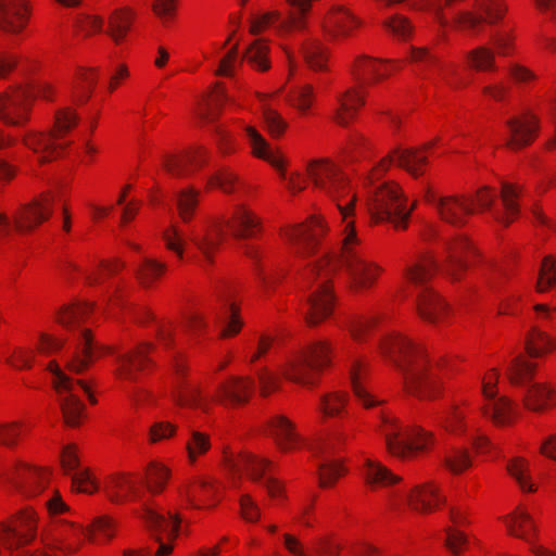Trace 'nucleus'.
<instances>
[{"mask_svg": "<svg viewBox=\"0 0 556 556\" xmlns=\"http://www.w3.org/2000/svg\"><path fill=\"white\" fill-rule=\"evenodd\" d=\"M269 464V460L265 458L245 453L240 455L239 459L231 464V467L235 470L244 471L252 481L263 484L271 497H276L282 493L281 484L271 477L263 479V472Z\"/></svg>", "mask_w": 556, "mask_h": 556, "instance_id": "20", "label": "nucleus"}, {"mask_svg": "<svg viewBox=\"0 0 556 556\" xmlns=\"http://www.w3.org/2000/svg\"><path fill=\"white\" fill-rule=\"evenodd\" d=\"M392 163L406 169L412 176L418 177L424 174L422 166L427 163V156L414 148H397L380 162L372 176H378V174L386 170Z\"/></svg>", "mask_w": 556, "mask_h": 556, "instance_id": "22", "label": "nucleus"}, {"mask_svg": "<svg viewBox=\"0 0 556 556\" xmlns=\"http://www.w3.org/2000/svg\"><path fill=\"white\" fill-rule=\"evenodd\" d=\"M410 60L422 66L421 75L425 78H431L432 68H437L439 75H441L443 79H446L447 73L454 72L453 68L450 70L445 67V65L441 63L434 55H432L427 48H412Z\"/></svg>", "mask_w": 556, "mask_h": 556, "instance_id": "39", "label": "nucleus"}, {"mask_svg": "<svg viewBox=\"0 0 556 556\" xmlns=\"http://www.w3.org/2000/svg\"><path fill=\"white\" fill-rule=\"evenodd\" d=\"M378 429L384 437L389 453L401 459H408L416 452L427 450L431 440V434L422 429H404L395 417L388 414L381 416Z\"/></svg>", "mask_w": 556, "mask_h": 556, "instance_id": "8", "label": "nucleus"}, {"mask_svg": "<svg viewBox=\"0 0 556 556\" xmlns=\"http://www.w3.org/2000/svg\"><path fill=\"white\" fill-rule=\"evenodd\" d=\"M268 47L261 40H254L245 50L242 60H247L254 68L267 71L269 68Z\"/></svg>", "mask_w": 556, "mask_h": 556, "instance_id": "45", "label": "nucleus"}, {"mask_svg": "<svg viewBox=\"0 0 556 556\" xmlns=\"http://www.w3.org/2000/svg\"><path fill=\"white\" fill-rule=\"evenodd\" d=\"M538 123V117L533 114H528L525 118H509L506 122L509 129V138L506 141V147L511 150H517L528 146L536 134Z\"/></svg>", "mask_w": 556, "mask_h": 556, "instance_id": "26", "label": "nucleus"}, {"mask_svg": "<svg viewBox=\"0 0 556 556\" xmlns=\"http://www.w3.org/2000/svg\"><path fill=\"white\" fill-rule=\"evenodd\" d=\"M368 212L376 223L389 222L397 229H405L412 208L396 185H381L374 190L367 201Z\"/></svg>", "mask_w": 556, "mask_h": 556, "instance_id": "9", "label": "nucleus"}, {"mask_svg": "<svg viewBox=\"0 0 556 556\" xmlns=\"http://www.w3.org/2000/svg\"><path fill=\"white\" fill-rule=\"evenodd\" d=\"M466 59L469 65L477 71H494L496 68L495 52L486 46H479L468 51Z\"/></svg>", "mask_w": 556, "mask_h": 556, "instance_id": "44", "label": "nucleus"}, {"mask_svg": "<svg viewBox=\"0 0 556 556\" xmlns=\"http://www.w3.org/2000/svg\"><path fill=\"white\" fill-rule=\"evenodd\" d=\"M446 256L442 270L453 281L462 278V273L468 266V260L476 254V250L465 237H458L446 243Z\"/></svg>", "mask_w": 556, "mask_h": 556, "instance_id": "19", "label": "nucleus"}, {"mask_svg": "<svg viewBox=\"0 0 556 556\" xmlns=\"http://www.w3.org/2000/svg\"><path fill=\"white\" fill-rule=\"evenodd\" d=\"M438 267L434 256L427 254L404 268L406 281L417 291L416 302L419 314L431 323L440 321L445 309V304L428 286V281Z\"/></svg>", "mask_w": 556, "mask_h": 556, "instance_id": "6", "label": "nucleus"}, {"mask_svg": "<svg viewBox=\"0 0 556 556\" xmlns=\"http://www.w3.org/2000/svg\"><path fill=\"white\" fill-rule=\"evenodd\" d=\"M314 98L313 87L309 85L302 86L292 91L289 102L298 108L301 112H306Z\"/></svg>", "mask_w": 556, "mask_h": 556, "instance_id": "61", "label": "nucleus"}, {"mask_svg": "<svg viewBox=\"0 0 556 556\" xmlns=\"http://www.w3.org/2000/svg\"><path fill=\"white\" fill-rule=\"evenodd\" d=\"M427 201L435 207L444 222L453 226L464 225L466 216L475 212L470 202L457 195L437 197L428 192Z\"/></svg>", "mask_w": 556, "mask_h": 556, "instance_id": "18", "label": "nucleus"}, {"mask_svg": "<svg viewBox=\"0 0 556 556\" xmlns=\"http://www.w3.org/2000/svg\"><path fill=\"white\" fill-rule=\"evenodd\" d=\"M535 369V365L531 362L518 356L513 359L507 368L509 381L514 386L526 387L523 396L525 405L531 410L541 412L548 406V402L553 400V392L551 389L542 383H526Z\"/></svg>", "mask_w": 556, "mask_h": 556, "instance_id": "13", "label": "nucleus"}, {"mask_svg": "<svg viewBox=\"0 0 556 556\" xmlns=\"http://www.w3.org/2000/svg\"><path fill=\"white\" fill-rule=\"evenodd\" d=\"M199 191L193 188L180 190L176 194L177 208L182 220L188 222L192 217L198 203Z\"/></svg>", "mask_w": 556, "mask_h": 556, "instance_id": "47", "label": "nucleus"}, {"mask_svg": "<svg viewBox=\"0 0 556 556\" xmlns=\"http://www.w3.org/2000/svg\"><path fill=\"white\" fill-rule=\"evenodd\" d=\"M318 230H321V224L317 219H312L308 224L299 225L287 232L289 240L295 243L303 252L313 250Z\"/></svg>", "mask_w": 556, "mask_h": 556, "instance_id": "35", "label": "nucleus"}, {"mask_svg": "<svg viewBox=\"0 0 556 556\" xmlns=\"http://www.w3.org/2000/svg\"><path fill=\"white\" fill-rule=\"evenodd\" d=\"M364 104V98L356 88H351L338 96V108L334 118L340 125H346L354 116L357 109Z\"/></svg>", "mask_w": 556, "mask_h": 556, "instance_id": "33", "label": "nucleus"}, {"mask_svg": "<svg viewBox=\"0 0 556 556\" xmlns=\"http://www.w3.org/2000/svg\"><path fill=\"white\" fill-rule=\"evenodd\" d=\"M94 531H98L106 539H112L114 534L112 520L106 516H101L94 519L90 528H87L86 530L78 529V532L86 534L89 538V540L92 539V534Z\"/></svg>", "mask_w": 556, "mask_h": 556, "instance_id": "63", "label": "nucleus"}, {"mask_svg": "<svg viewBox=\"0 0 556 556\" xmlns=\"http://www.w3.org/2000/svg\"><path fill=\"white\" fill-rule=\"evenodd\" d=\"M518 186L504 182L502 185L500 202H497V193L488 188H482L477 192V202L481 210L490 212L496 222L508 225L518 214Z\"/></svg>", "mask_w": 556, "mask_h": 556, "instance_id": "14", "label": "nucleus"}, {"mask_svg": "<svg viewBox=\"0 0 556 556\" xmlns=\"http://www.w3.org/2000/svg\"><path fill=\"white\" fill-rule=\"evenodd\" d=\"M381 68L380 61L362 56L356 60L353 73L359 86H365L386 77L387 72H382Z\"/></svg>", "mask_w": 556, "mask_h": 556, "instance_id": "37", "label": "nucleus"}, {"mask_svg": "<svg viewBox=\"0 0 556 556\" xmlns=\"http://www.w3.org/2000/svg\"><path fill=\"white\" fill-rule=\"evenodd\" d=\"M263 119L273 137L281 136L287 128V122L282 116L265 103L263 104Z\"/></svg>", "mask_w": 556, "mask_h": 556, "instance_id": "52", "label": "nucleus"}, {"mask_svg": "<svg viewBox=\"0 0 556 556\" xmlns=\"http://www.w3.org/2000/svg\"><path fill=\"white\" fill-rule=\"evenodd\" d=\"M329 22L333 24L340 31L348 33L349 29L355 24V18L345 9L338 8L331 13Z\"/></svg>", "mask_w": 556, "mask_h": 556, "instance_id": "64", "label": "nucleus"}, {"mask_svg": "<svg viewBox=\"0 0 556 556\" xmlns=\"http://www.w3.org/2000/svg\"><path fill=\"white\" fill-rule=\"evenodd\" d=\"M80 83H76L73 86V97L74 101L85 103L90 98L96 78L92 72H83L80 74Z\"/></svg>", "mask_w": 556, "mask_h": 556, "instance_id": "57", "label": "nucleus"}, {"mask_svg": "<svg viewBox=\"0 0 556 556\" xmlns=\"http://www.w3.org/2000/svg\"><path fill=\"white\" fill-rule=\"evenodd\" d=\"M143 518L149 528L155 533H165L169 539L177 535L180 523L178 515L168 514V517H165L149 507H144Z\"/></svg>", "mask_w": 556, "mask_h": 556, "instance_id": "34", "label": "nucleus"}, {"mask_svg": "<svg viewBox=\"0 0 556 556\" xmlns=\"http://www.w3.org/2000/svg\"><path fill=\"white\" fill-rule=\"evenodd\" d=\"M450 519L453 526L445 528V545L455 556H458L462 552V546L468 542L467 535L459 530V527L467 523L466 513L459 507H452L450 509Z\"/></svg>", "mask_w": 556, "mask_h": 556, "instance_id": "32", "label": "nucleus"}, {"mask_svg": "<svg viewBox=\"0 0 556 556\" xmlns=\"http://www.w3.org/2000/svg\"><path fill=\"white\" fill-rule=\"evenodd\" d=\"M104 491L111 502L119 504L125 501L141 498L142 491L131 479L124 476H114L105 484Z\"/></svg>", "mask_w": 556, "mask_h": 556, "instance_id": "30", "label": "nucleus"}, {"mask_svg": "<svg viewBox=\"0 0 556 556\" xmlns=\"http://www.w3.org/2000/svg\"><path fill=\"white\" fill-rule=\"evenodd\" d=\"M301 51L307 66L311 70H327V50L319 41L309 39L303 42L301 46Z\"/></svg>", "mask_w": 556, "mask_h": 556, "instance_id": "40", "label": "nucleus"}, {"mask_svg": "<svg viewBox=\"0 0 556 556\" xmlns=\"http://www.w3.org/2000/svg\"><path fill=\"white\" fill-rule=\"evenodd\" d=\"M168 479V471L163 466L151 464L147 471V488L152 493H159L164 489Z\"/></svg>", "mask_w": 556, "mask_h": 556, "instance_id": "54", "label": "nucleus"}, {"mask_svg": "<svg viewBox=\"0 0 556 556\" xmlns=\"http://www.w3.org/2000/svg\"><path fill=\"white\" fill-rule=\"evenodd\" d=\"M505 10L500 0H476L472 10L456 12L453 22L462 29H476L482 22L495 24L502 18Z\"/></svg>", "mask_w": 556, "mask_h": 556, "instance_id": "15", "label": "nucleus"}, {"mask_svg": "<svg viewBox=\"0 0 556 556\" xmlns=\"http://www.w3.org/2000/svg\"><path fill=\"white\" fill-rule=\"evenodd\" d=\"M381 350L402 372L409 393L422 399L438 393L437 372L428 366L424 352L417 344L401 334H394L381 343Z\"/></svg>", "mask_w": 556, "mask_h": 556, "instance_id": "2", "label": "nucleus"}, {"mask_svg": "<svg viewBox=\"0 0 556 556\" xmlns=\"http://www.w3.org/2000/svg\"><path fill=\"white\" fill-rule=\"evenodd\" d=\"M507 470L522 491H534L533 483L530 481L529 477V466L525 459L516 458L511 460L507 466Z\"/></svg>", "mask_w": 556, "mask_h": 556, "instance_id": "48", "label": "nucleus"}, {"mask_svg": "<svg viewBox=\"0 0 556 556\" xmlns=\"http://www.w3.org/2000/svg\"><path fill=\"white\" fill-rule=\"evenodd\" d=\"M76 111L64 106L55 111L53 128L48 132L29 130L24 134V144L31 149L40 162H48L61 155L62 151L71 144L65 136L78 123Z\"/></svg>", "mask_w": 556, "mask_h": 556, "instance_id": "5", "label": "nucleus"}, {"mask_svg": "<svg viewBox=\"0 0 556 556\" xmlns=\"http://www.w3.org/2000/svg\"><path fill=\"white\" fill-rule=\"evenodd\" d=\"M225 308L226 316L220 331V336L224 338L238 333L242 325L238 316V308L227 299L225 300Z\"/></svg>", "mask_w": 556, "mask_h": 556, "instance_id": "53", "label": "nucleus"}, {"mask_svg": "<svg viewBox=\"0 0 556 556\" xmlns=\"http://www.w3.org/2000/svg\"><path fill=\"white\" fill-rule=\"evenodd\" d=\"M49 370L53 374V387L58 394L63 419L66 426L77 427L80 424L85 405L79 399V392L86 393L91 403H96L90 393V387L83 380H74L60 369L55 362L49 364Z\"/></svg>", "mask_w": 556, "mask_h": 556, "instance_id": "7", "label": "nucleus"}, {"mask_svg": "<svg viewBox=\"0 0 556 556\" xmlns=\"http://www.w3.org/2000/svg\"><path fill=\"white\" fill-rule=\"evenodd\" d=\"M348 434L334 429L326 439L320 440L313 448L320 454H329L337 451L346 440Z\"/></svg>", "mask_w": 556, "mask_h": 556, "instance_id": "58", "label": "nucleus"}, {"mask_svg": "<svg viewBox=\"0 0 556 556\" xmlns=\"http://www.w3.org/2000/svg\"><path fill=\"white\" fill-rule=\"evenodd\" d=\"M53 88L40 84L33 89L14 88L0 94V118L8 125L23 126L29 116L31 101L35 97L53 100Z\"/></svg>", "mask_w": 556, "mask_h": 556, "instance_id": "10", "label": "nucleus"}, {"mask_svg": "<svg viewBox=\"0 0 556 556\" xmlns=\"http://www.w3.org/2000/svg\"><path fill=\"white\" fill-rule=\"evenodd\" d=\"M292 8L293 11L290 12L288 20L281 23V27L291 30V29H303L304 28V20L303 15L309 10L311 3L313 0H286Z\"/></svg>", "mask_w": 556, "mask_h": 556, "instance_id": "46", "label": "nucleus"}, {"mask_svg": "<svg viewBox=\"0 0 556 556\" xmlns=\"http://www.w3.org/2000/svg\"><path fill=\"white\" fill-rule=\"evenodd\" d=\"M553 348L552 339L542 330L534 329L527 341L526 349L530 356L536 357Z\"/></svg>", "mask_w": 556, "mask_h": 556, "instance_id": "49", "label": "nucleus"}, {"mask_svg": "<svg viewBox=\"0 0 556 556\" xmlns=\"http://www.w3.org/2000/svg\"><path fill=\"white\" fill-rule=\"evenodd\" d=\"M224 223L231 229L233 236L240 239L253 237L260 225V220L251 211L239 205L231 220L217 222L203 227L200 231H193L190 240L199 251L200 256H193L192 261L203 269H206L214 261V253L224 237Z\"/></svg>", "mask_w": 556, "mask_h": 556, "instance_id": "3", "label": "nucleus"}, {"mask_svg": "<svg viewBox=\"0 0 556 556\" xmlns=\"http://www.w3.org/2000/svg\"><path fill=\"white\" fill-rule=\"evenodd\" d=\"M164 270L165 264L146 258L137 270V276L142 286L149 287Z\"/></svg>", "mask_w": 556, "mask_h": 556, "instance_id": "51", "label": "nucleus"}, {"mask_svg": "<svg viewBox=\"0 0 556 556\" xmlns=\"http://www.w3.org/2000/svg\"><path fill=\"white\" fill-rule=\"evenodd\" d=\"M187 451L191 462H194L197 456L205 453L210 448L208 437L199 431H191V439L187 442Z\"/></svg>", "mask_w": 556, "mask_h": 556, "instance_id": "60", "label": "nucleus"}, {"mask_svg": "<svg viewBox=\"0 0 556 556\" xmlns=\"http://www.w3.org/2000/svg\"><path fill=\"white\" fill-rule=\"evenodd\" d=\"M237 181V175L229 168H222L217 170L208 179L210 185L218 187L224 192H232L235 190V185Z\"/></svg>", "mask_w": 556, "mask_h": 556, "instance_id": "59", "label": "nucleus"}, {"mask_svg": "<svg viewBox=\"0 0 556 556\" xmlns=\"http://www.w3.org/2000/svg\"><path fill=\"white\" fill-rule=\"evenodd\" d=\"M254 389L251 378H231L217 388L215 401L223 405H238L247 403Z\"/></svg>", "mask_w": 556, "mask_h": 556, "instance_id": "25", "label": "nucleus"}, {"mask_svg": "<svg viewBox=\"0 0 556 556\" xmlns=\"http://www.w3.org/2000/svg\"><path fill=\"white\" fill-rule=\"evenodd\" d=\"M306 173L317 189L337 201L338 210L345 222L340 256L324 257L307 271V279L316 276L319 280L306 300L305 318L308 325L315 326L332 311L333 296L328 286L331 273L341 266L349 274L355 289H365L372 286L380 268L365 258L358 249L359 239L354 224L348 220L354 210L356 197L351 192L345 175L328 160L311 161L306 166Z\"/></svg>", "mask_w": 556, "mask_h": 556, "instance_id": "1", "label": "nucleus"}, {"mask_svg": "<svg viewBox=\"0 0 556 556\" xmlns=\"http://www.w3.org/2000/svg\"><path fill=\"white\" fill-rule=\"evenodd\" d=\"M438 488L432 482L417 485L408 495L410 507L420 513H430L443 502Z\"/></svg>", "mask_w": 556, "mask_h": 556, "instance_id": "31", "label": "nucleus"}, {"mask_svg": "<svg viewBox=\"0 0 556 556\" xmlns=\"http://www.w3.org/2000/svg\"><path fill=\"white\" fill-rule=\"evenodd\" d=\"M268 433L282 451L294 448L300 442L294 424L282 415H277L268 421Z\"/></svg>", "mask_w": 556, "mask_h": 556, "instance_id": "27", "label": "nucleus"}, {"mask_svg": "<svg viewBox=\"0 0 556 556\" xmlns=\"http://www.w3.org/2000/svg\"><path fill=\"white\" fill-rule=\"evenodd\" d=\"M345 404V396L343 394L331 393L321 396L320 409L326 416H337Z\"/></svg>", "mask_w": 556, "mask_h": 556, "instance_id": "62", "label": "nucleus"}, {"mask_svg": "<svg viewBox=\"0 0 556 556\" xmlns=\"http://www.w3.org/2000/svg\"><path fill=\"white\" fill-rule=\"evenodd\" d=\"M365 477L367 483L372 488L388 486L395 483L400 479L397 476L393 475L380 463L372 462L370 459L366 460Z\"/></svg>", "mask_w": 556, "mask_h": 556, "instance_id": "41", "label": "nucleus"}, {"mask_svg": "<svg viewBox=\"0 0 556 556\" xmlns=\"http://www.w3.org/2000/svg\"><path fill=\"white\" fill-rule=\"evenodd\" d=\"M206 151L199 147L184 156H168L163 166L174 177L189 175L193 168L201 167L205 163Z\"/></svg>", "mask_w": 556, "mask_h": 556, "instance_id": "28", "label": "nucleus"}, {"mask_svg": "<svg viewBox=\"0 0 556 556\" xmlns=\"http://www.w3.org/2000/svg\"><path fill=\"white\" fill-rule=\"evenodd\" d=\"M174 401L180 406L199 407L207 409L205 397L197 384L188 382L177 383L173 392Z\"/></svg>", "mask_w": 556, "mask_h": 556, "instance_id": "38", "label": "nucleus"}, {"mask_svg": "<svg viewBox=\"0 0 556 556\" xmlns=\"http://www.w3.org/2000/svg\"><path fill=\"white\" fill-rule=\"evenodd\" d=\"M90 312L88 303L64 306L58 313V321L67 329H78L74 351L66 357V368L74 374H81L97 356V352L114 353L113 348L98 345L93 342L90 330L80 328Z\"/></svg>", "mask_w": 556, "mask_h": 556, "instance_id": "4", "label": "nucleus"}, {"mask_svg": "<svg viewBox=\"0 0 556 556\" xmlns=\"http://www.w3.org/2000/svg\"><path fill=\"white\" fill-rule=\"evenodd\" d=\"M497 371L493 369L492 376H490L488 380L483 379L482 381V393L490 402L483 407V413L484 415L490 416L496 425L504 426L510 421L513 404L505 396L496 397L494 386L497 381Z\"/></svg>", "mask_w": 556, "mask_h": 556, "instance_id": "21", "label": "nucleus"}, {"mask_svg": "<svg viewBox=\"0 0 556 556\" xmlns=\"http://www.w3.org/2000/svg\"><path fill=\"white\" fill-rule=\"evenodd\" d=\"M331 352V344L326 340L313 343L287 364L285 377L301 384L313 383L315 375L330 364Z\"/></svg>", "mask_w": 556, "mask_h": 556, "instance_id": "11", "label": "nucleus"}, {"mask_svg": "<svg viewBox=\"0 0 556 556\" xmlns=\"http://www.w3.org/2000/svg\"><path fill=\"white\" fill-rule=\"evenodd\" d=\"M358 359H352L350 364V379L353 387V391L358 401L366 407H372L378 404V401L374 400L367 390L363 386V367Z\"/></svg>", "mask_w": 556, "mask_h": 556, "instance_id": "43", "label": "nucleus"}, {"mask_svg": "<svg viewBox=\"0 0 556 556\" xmlns=\"http://www.w3.org/2000/svg\"><path fill=\"white\" fill-rule=\"evenodd\" d=\"M28 14L25 0H1L0 28L10 34H18L25 27Z\"/></svg>", "mask_w": 556, "mask_h": 556, "instance_id": "24", "label": "nucleus"}, {"mask_svg": "<svg viewBox=\"0 0 556 556\" xmlns=\"http://www.w3.org/2000/svg\"><path fill=\"white\" fill-rule=\"evenodd\" d=\"M383 25L393 36L401 40L407 39L413 31L410 22L406 17L397 14L386 20Z\"/></svg>", "mask_w": 556, "mask_h": 556, "instance_id": "55", "label": "nucleus"}, {"mask_svg": "<svg viewBox=\"0 0 556 556\" xmlns=\"http://www.w3.org/2000/svg\"><path fill=\"white\" fill-rule=\"evenodd\" d=\"M343 472L344 469L338 463L328 459L325 460L318 468L320 486L326 488L332 485Z\"/></svg>", "mask_w": 556, "mask_h": 556, "instance_id": "56", "label": "nucleus"}, {"mask_svg": "<svg viewBox=\"0 0 556 556\" xmlns=\"http://www.w3.org/2000/svg\"><path fill=\"white\" fill-rule=\"evenodd\" d=\"M52 202L53 199L50 195H43L22 205L13 214L15 229L20 232H29L49 219L52 214Z\"/></svg>", "mask_w": 556, "mask_h": 556, "instance_id": "17", "label": "nucleus"}, {"mask_svg": "<svg viewBox=\"0 0 556 556\" xmlns=\"http://www.w3.org/2000/svg\"><path fill=\"white\" fill-rule=\"evenodd\" d=\"M505 523L510 534L528 542L532 540L535 526L532 517L526 510L518 508L505 517Z\"/></svg>", "mask_w": 556, "mask_h": 556, "instance_id": "36", "label": "nucleus"}, {"mask_svg": "<svg viewBox=\"0 0 556 556\" xmlns=\"http://www.w3.org/2000/svg\"><path fill=\"white\" fill-rule=\"evenodd\" d=\"M244 130L249 138L250 144L252 146L253 153L257 157L266 160L279 170L280 176L287 180L288 190L292 193H298L302 191L305 188V181L302 178L301 174L293 173L289 178H287L282 161L273 155V153L269 150L268 143L262 137V135L251 126H247Z\"/></svg>", "mask_w": 556, "mask_h": 556, "instance_id": "16", "label": "nucleus"}, {"mask_svg": "<svg viewBox=\"0 0 556 556\" xmlns=\"http://www.w3.org/2000/svg\"><path fill=\"white\" fill-rule=\"evenodd\" d=\"M556 283V262L552 256L544 257L536 283L539 292H545L549 287Z\"/></svg>", "mask_w": 556, "mask_h": 556, "instance_id": "50", "label": "nucleus"}, {"mask_svg": "<svg viewBox=\"0 0 556 556\" xmlns=\"http://www.w3.org/2000/svg\"><path fill=\"white\" fill-rule=\"evenodd\" d=\"M47 477L48 473L38 468L24 466L17 470L15 486L24 496H35L45 489Z\"/></svg>", "mask_w": 556, "mask_h": 556, "instance_id": "29", "label": "nucleus"}, {"mask_svg": "<svg viewBox=\"0 0 556 556\" xmlns=\"http://www.w3.org/2000/svg\"><path fill=\"white\" fill-rule=\"evenodd\" d=\"M36 534V521L31 511H23L8 522L0 525V542L17 556H51L46 551L30 552L24 546L30 543Z\"/></svg>", "mask_w": 556, "mask_h": 556, "instance_id": "12", "label": "nucleus"}, {"mask_svg": "<svg viewBox=\"0 0 556 556\" xmlns=\"http://www.w3.org/2000/svg\"><path fill=\"white\" fill-rule=\"evenodd\" d=\"M132 15L131 11L127 8L117 9L111 14L109 18L108 34L116 43H119L127 34Z\"/></svg>", "mask_w": 556, "mask_h": 556, "instance_id": "42", "label": "nucleus"}, {"mask_svg": "<svg viewBox=\"0 0 556 556\" xmlns=\"http://www.w3.org/2000/svg\"><path fill=\"white\" fill-rule=\"evenodd\" d=\"M152 349L153 345L151 343H144L131 352L117 354L116 362L118 363V367L115 370L116 376L126 380H136L137 372L144 370L151 363L148 353Z\"/></svg>", "mask_w": 556, "mask_h": 556, "instance_id": "23", "label": "nucleus"}]
</instances>
